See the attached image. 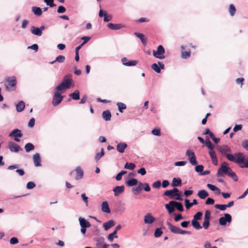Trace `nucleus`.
I'll use <instances>...</instances> for the list:
<instances>
[{
    "mask_svg": "<svg viewBox=\"0 0 248 248\" xmlns=\"http://www.w3.org/2000/svg\"><path fill=\"white\" fill-rule=\"evenodd\" d=\"M217 150L222 155H225L227 159L240 165L241 168H248V157H245L243 153L237 152L233 155L228 154L232 152L231 149L227 145H223L217 147Z\"/></svg>",
    "mask_w": 248,
    "mask_h": 248,
    "instance_id": "obj_1",
    "label": "nucleus"
},
{
    "mask_svg": "<svg viewBox=\"0 0 248 248\" xmlns=\"http://www.w3.org/2000/svg\"><path fill=\"white\" fill-rule=\"evenodd\" d=\"M165 207L169 214L173 213L175 209L180 212H183L184 210L183 204L180 202L174 201H171L168 203H166Z\"/></svg>",
    "mask_w": 248,
    "mask_h": 248,
    "instance_id": "obj_2",
    "label": "nucleus"
},
{
    "mask_svg": "<svg viewBox=\"0 0 248 248\" xmlns=\"http://www.w3.org/2000/svg\"><path fill=\"white\" fill-rule=\"evenodd\" d=\"M167 224L168 228L171 232L174 234H191V232L190 231H185L182 230L180 228L173 225L168 220L167 221Z\"/></svg>",
    "mask_w": 248,
    "mask_h": 248,
    "instance_id": "obj_3",
    "label": "nucleus"
},
{
    "mask_svg": "<svg viewBox=\"0 0 248 248\" xmlns=\"http://www.w3.org/2000/svg\"><path fill=\"white\" fill-rule=\"evenodd\" d=\"M231 170V168L229 167V164L226 162H223L218 169L216 176L219 177L224 176L225 175H228Z\"/></svg>",
    "mask_w": 248,
    "mask_h": 248,
    "instance_id": "obj_4",
    "label": "nucleus"
},
{
    "mask_svg": "<svg viewBox=\"0 0 248 248\" xmlns=\"http://www.w3.org/2000/svg\"><path fill=\"white\" fill-rule=\"evenodd\" d=\"M165 50L164 47L162 45H159L157 46L156 50H153V56L157 59L162 60L165 58V56L164 54Z\"/></svg>",
    "mask_w": 248,
    "mask_h": 248,
    "instance_id": "obj_5",
    "label": "nucleus"
},
{
    "mask_svg": "<svg viewBox=\"0 0 248 248\" xmlns=\"http://www.w3.org/2000/svg\"><path fill=\"white\" fill-rule=\"evenodd\" d=\"M9 137H13L14 140L16 142H19L20 140L19 138L23 137L22 131L18 128L13 130L9 134Z\"/></svg>",
    "mask_w": 248,
    "mask_h": 248,
    "instance_id": "obj_6",
    "label": "nucleus"
},
{
    "mask_svg": "<svg viewBox=\"0 0 248 248\" xmlns=\"http://www.w3.org/2000/svg\"><path fill=\"white\" fill-rule=\"evenodd\" d=\"M71 74H68L65 75L63 78L61 83L64 86L66 89H70L72 84L73 83V79L71 78Z\"/></svg>",
    "mask_w": 248,
    "mask_h": 248,
    "instance_id": "obj_7",
    "label": "nucleus"
},
{
    "mask_svg": "<svg viewBox=\"0 0 248 248\" xmlns=\"http://www.w3.org/2000/svg\"><path fill=\"white\" fill-rule=\"evenodd\" d=\"M63 98L64 96L61 94V93L55 92L52 101L53 106L56 107L59 105L62 102Z\"/></svg>",
    "mask_w": 248,
    "mask_h": 248,
    "instance_id": "obj_8",
    "label": "nucleus"
},
{
    "mask_svg": "<svg viewBox=\"0 0 248 248\" xmlns=\"http://www.w3.org/2000/svg\"><path fill=\"white\" fill-rule=\"evenodd\" d=\"M186 155L188 157L189 161L192 165L195 166L198 164L195 154L193 151L187 150Z\"/></svg>",
    "mask_w": 248,
    "mask_h": 248,
    "instance_id": "obj_9",
    "label": "nucleus"
},
{
    "mask_svg": "<svg viewBox=\"0 0 248 248\" xmlns=\"http://www.w3.org/2000/svg\"><path fill=\"white\" fill-rule=\"evenodd\" d=\"M232 220L231 215L229 213H224V216L219 218V224L221 226H225L227 223H231Z\"/></svg>",
    "mask_w": 248,
    "mask_h": 248,
    "instance_id": "obj_10",
    "label": "nucleus"
},
{
    "mask_svg": "<svg viewBox=\"0 0 248 248\" xmlns=\"http://www.w3.org/2000/svg\"><path fill=\"white\" fill-rule=\"evenodd\" d=\"M151 68L157 73H160L161 70L165 69V65L161 62H158L156 63H154L151 65Z\"/></svg>",
    "mask_w": 248,
    "mask_h": 248,
    "instance_id": "obj_11",
    "label": "nucleus"
},
{
    "mask_svg": "<svg viewBox=\"0 0 248 248\" xmlns=\"http://www.w3.org/2000/svg\"><path fill=\"white\" fill-rule=\"evenodd\" d=\"M8 147L9 150L13 152L17 153L22 150V148L19 145L13 141L9 142Z\"/></svg>",
    "mask_w": 248,
    "mask_h": 248,
    "instance_id": "obj_12",
    "label": "nucleus"
},
{
    "mask_svg": "<svg viewBox=\"0 0 248 248\" xmlns=\"http://www.w3.org/2000/svg\"><path fill=\"white\" fill-rule=\"evenodd\" d=\"M121 61L123 64L126 66H135L138 62L137 60H128L126 57H123Z\"/></svg>",
    "mask_w": 248,
    "mask_h": 248,
    "instance_id": "obj_13",
    "label": "nucleus"
},
{
    "mask_svg": "<svg viewBox=\"0 0 248 248\" xmlns=\"http://www.w3.org/2000/svg\"><path fill=\"white\" fill-rule=\"evenodd\" d=\"M6 82H8V85H6V88L9 90V87H15L16 84V79L15 76L11 77H8L6 79Z\"/></svg>",
    "mask_w": 248,
    "mask_h": 248,
    "instance_id": "obj_14",
    "label": "nucleus"
},
{
    "mask_svg": "<svg viewBox=\"0 0 248 248\" xmlns=\"http://www.w3.org/2000/svg\"><path fill=\"white\" fill-rule=\"evenodd\" d=\"M107 27L111 30L116 31L125 28L126 26L123 24H114L112 23H109L107 24Z\"/></svg>",
    "mask_w": 248,
    "mask_h": 248,
    "instance_id": "obj_15",
    "label": "nucleus"
},
{
    "mask_svg": "<svg viewBox=\"0 0 248 248\" xmlns=\"http://www.w3.org/2000/svg\"><path fill=\"white\" fill-rule=\"evenodd\" d=\"M155 220L151 213H147L144 217V221L146 224H152Z\"/></svg>",
    "mask_w": 248,
    "mask_h": 248,
    "instance_id": "obj_16",
    "label": "nucleus"
},
{
    "mask_svg": "<svg viewBox=\"0 0 248 248\" xmlns=\"http://www.w3.org/2000/svg\"><path fill=\"white\" fill-rule=\"evenodd\" d=\"M78 220L79 222L80 227H84L88 228L90 227L91 226V224L90 223V222L83 217H79L78 218Z\"/></svg>",
    "mask_w": 248,
    "mask_h": 248,
    "instance_id": "obj_17",
    "label": "nucleus"
},
{
    "mask_svg": "<svg viewBox=\"0 0 248 248\" xmlns=\"http://www.w3.org/2000/svg\"><path fill=\"white\" fill-rule=\"evenodd\" d=\"M124 186L123 185L116 186L115 187H114L113 189V191L114 193V196H118L121 193H123L124 191Z\"/></svg>",
    "mask_w": 248,
    "mask_h": 248,
    "instance_id": "obj_18",
    "label": "nucleus"
},
{
    "mask_svg": "<svg viewBox=\"0 0 248 248\" xmlns=\"http://www.w3.org/2000/svg\"><path fill=\"white\" fill-rule=\"evenodd\" d=\"M33 160L36 167L41 166V156L39 153H36L33 155Z\"/></svg>",
    "mask_w": 248,
    "mask_h": 248,
    "instance_id": "obj_19",
    "label": "nucleus"
},
{
    "mask_svg": "<svg viewBox=\"0 0 248 248\" xmlns=\"http://www.w3.org/2000/svg\"><path fill=\"white\" fill-rule=\"evenodd\" d=\"M127 144L125 142H120L116 146L117 150L120 153H123L124 152L125 149L127 148Z\"/></svg>",
    "mask_w": 248,
    "mask_h": 248,
    "instance_id": "obj_20",
    "label": "nucleus"
},
{
    "mask_svg": "<svg viewBox=\"0 0 248 248\" xmlns=\"http://www.w3.org/2000/svg\"><path fill=\"white\" fill-rule=\"evenodd\" d=\"M115 225V221L112 219H111L106 222L104 223L103 224V227L105 231H108L110 228L113 227Z\"/></svg>",
    "mask_w": 248,
    "mask_h": 248,
    "instance_id": "obj_21",
    "label": "nucleus"
},
{
    "mask_svg": "<svg viewBox=\"0 0 248 248\" xmlns=\"http://www.w3.org/2000/svg\"><path fill=\"white\" fill-rule=\"evenodd\" d=\"M175 192H178V189L176 187H173L172 189L167 190L164 193V195L168 196L171 199H173L172 197H173V194Z\"/></svg>",
    "mask_w": 248,
    "mask_h": 248,
    "instance_id": "obj_22",
    "label": "nucleus"
},
{
    "mask_svg": "<svg viewBox=\"0 0 248 248\" xmlns=\"http://www.w3.org/2000/svg\"><path fill=\"white\" fill-rule=\"evenodd\" d=\"M75 171H76V176L75 179L76 180H79L83 178L84 172L80 167H78L76 168Z\"/></svg>",
    "mask_w": 248,
    "mask_h": 248,
    "instance_id": "obj_23",
    "label": "nucleus"
},
{
    "mask_svg": "<svg viewBox=\"0 0 248 248\" xmlns=\"http://www.w3.org/2000/svg\"><path fill=\"white\" fill-rule=\"evenodd\" d=\"M101 210L102 212L106 213L109 214L110 213L111 211L109 207L108 202L107 201L102 202L101 204Z\"/></svg>",
    "mask_w": 248,
    "mask_h": 248,
    "instance_id": "obj_24",
    "label": "nucleus"
},
{
    "mask_svg": "<svg viewBox=\"0 0 248 248\" xmlns=\"http://www.w3.org/2000/svg\"><path fill=\"white\" fill-rule=\"evenodd\" d=\"M31 10L34 15L37 16H40L42 15V9L39 7L33 6L31 8Z\"/></svg>",
    "mask_w": 248,
    "mask_h": 248,
    "instance_id": "obj_25",
    "label": "nucleus"
},
{
    "mask_svg": "<svg viewBox=\"0 0 248 248\" xmlns=\"http://www.w3.org/2000/svg\"><path fill=\"white\" fill-rule=\"evenodd\" d=\"M134 34L140 40L142 44L144 46H145L146 45L147 38L145 37V35L139 32H135Z\"/></svg>",
    "mask_w": 248,
    "mask_h": 248,
    "instance_id": "obj_26",
    "label": "nucleus"
},
{
    "mask_svg": "<svg viewBox=\"0 0 248 248\" xmlns=\"http://www.w3.org/2000/svg\"><path fill=\"white\" fill-rule=\"evenodd\" d=\"M69 96L74 100H78L80 99V92L78 90H76L74 92L70 93Z\"/></svg>",
    "mask_w": 248,
    "mask_h": 248,
    "instance_id": "obj_27",
    "label": "nucleus"
},
{
    "mask_svg": "<svg viewBox=\"0 0 248 248\" xmlns=\"http://www.w3.org/2000/svg\"><path fill=\"white\" fill-rule=\"evenodd\" d=\"M125 184L128 187H131L136 186L138 184V181L137 179L132 178L125 181Z\"/></svg>",
    "mask_w": 248,
    "mask_h": 248,
    "instance_id": "obj_28",
    "label": "nucleus"
},
{
    "mask_svg": "<svg viewBox=\"0 0 248 248\" xmlns=\"http://www.w3.org/2000/svg\"><path fill=\"white\" fill-rule=\"evenodd\" d=\"M182 185V180L179 177H174L173 178L171 186L175 187L176 186H180Z\"/></svg>",
    "mask_w": 248,
    "mask_h": 248,
    "instance_id": "obj_29",
    "label": "nucleus"
},
{
    "mask_svg": "<svg viewBox=\"0 0 248 248\" xmlns=\"http://www.w3.org/2000/svg\"><path fill=\"white\" fill-rule=\"evenodd\" d=\"M30 31L33 34L38 36H41L43 33L42 32H40L39 27L35 26H32L31 28Z\"/></svg>",
    "mask_w": 248,
    "mask_h": 248,
    "instance_id": "obj_30",
    "label": "nucleus"
},
{
    "mask_svg": "<svg viewBox=\"0 0 248 248\" xmlns=\"http://www.w3.org/2000/svg\"><path fill=\"white\" fill-rule=\"evenodd\" d=\"M111 114L109 110H106L102 112V117L106 121L110 120Z\"/></svg>",
    "mask_w": 248,
    "mask_h": 248,
    "instance_id": "obj_31",
    "label": "nucleus"
},
{
    "mask_svg": "<svg viewBox=\"0 0 248 248\" xmlns=\"http://www.w3.org/2000/svg\"><path fill=\"white\" fill-rule=\"evenodd\" d=\"M197 195L201 199H205L209 195L208 193L204 189H202L198 191Z\"/></svg>",
    "mask_w": 248,
    "mask_h": 248,
    "instance_id": "obj_32",
    "label": "nucleus"
},
{
    "mask_svg": "<svg viewBox=\"0 0 248 248\" xmlns=\"http://www.w3.org/2000/svg\"><path fill=\"white\" fill-rule=\"evenodd\" d=\"M143 186V183L140 182L139 185L136 187H133L132 188V191L135 195H137L139 192L142 190V186Z\"/></svg>",
    "mask_w": 248,
    "mask_h": 248,
    "instance_id": "obj_33",
    "label": "nucleus"
},
{
    "mask_svg": "<svg viewBox=\"0 0 248 248\" xmlns=\"http://www.w3.org/2000/svg\"><path fill=\"white\" fill-rule=\"evenodd\" d=\"M25 108V103L23 101H20L16 105V110L17 112H20L22 111Z\"/></svg>",
    "mask_w": 248,
    "mask_h": 248,
    "instance_id": "obj_34",
    "label": "nucleus"
},
{
    "mask_svg": "<svg viewBox=\"0 0 248 248\" xmlns=\"http://www.w3.org/2000/svg\"><path fill=\"white\" fill-rule=\"evenodd\" d=\"M207 187L210 189L211 190L213 191H216L217 194H220L221 193L220 189H219L216 186H215L211 184H207Z\"/></svg>",
    "mask_w": 248,
    "mask_h": 248,
    "instance_id": "obj_35",
    "label": "nucleus"
},
{
    "mask_svg": "<svg viewBox=\"0 0 248 248\" xmlns=\"http://www.w3.org/2000/svg\"><path fill=\"white\" fill-rule=\"evenodd\" d=\"M206 139L204 143L209 151L213 150L215 147L214 145L211 142L208 137H206Z\"/></svg>",
    "mask_w": 248,
    "mask_h": 248,
    "instance_id": "obj_36",
    "label": "nucleus"
},
{
    "mask_svg": "<svg viewBox=\"0 0 248 248\" xmlns=\"http://www.w3.org/2000/svg\"><path fill=\"white\" fill-rule=\"evenodd\" d=\"M191 225L196 230H200L202 228V226L198 220L192 219L191 220Z\"/></svg>",
    "mask_w": 248,
    "mask_h": 248,
    "instance_id": "obj_37",
    "label": "nucleus"
},
{
    "mask_svg": "<svg viewBox=\"0 0 248 248\" xmlns=\"http://www.w3.org/2000/svg\"><path fill=\"white\" fill-rule=\"evenodd\" d=\"M116 105L118 107L119 111L121 113H123L124 110L126 108V105L123 103L117 102Z\"/></svg>",
    "mask_w": 248,
    "mask_h": 248,
    "instance_id": "obj_38",
    "label": "nucleus"
},
{
    "mask_svg": "<svg viewBox=\"0 0 248 248\" xmlns=\"http://www.w3.org/2000/svg\"><path fill=\"white\" fill-rule=\"evenodd\" d=\"M24 148L26 150V152L29 153L31 150H33L34 149L35 147L32 143L29 142L25 144Z\"/></svg>",
    "mask_w": 248,
    "mask_h": 248,
    "instance_id": "obj_39",
    "label": "nucleus"
},
{
    "mask_svg": "<svg viewBox=\"0 0 248 248\" xmlns=\"http://www.w3.org/2000/svg\"><path fill=\"white\" fill-rule=\"evenodd\" d=\"M182 193L178 189V192H175L173 194V197H172L173 200L177 201H182L183 198H182Z\"/></svg>",
    "mask_w": 248,
    "mask_h": 248,
    "instance_id": "obj_40",
    "label": "nucleus"
},
{
    "mask_svg": "<svg viewBox=\"0 0 248 248\" xmlns=\"http://www.w3.org/2000/svg\"><path fill=\"white\" fill-rule=\"evenodd\" d=\"M96 246L99 248L100 246H102L104 243L105 239L103 237H99L95 238Z\"/></svg>",
    "mask_w": 248,
    "mask_h": 248,
    "instance_id": "obj_41",
    "label": "nucleus"
},
{
    "mask_svg": "<svg viewBox=\"0 0 248 248\" xmlns=\"http://www.w3.org/2000/svg\"><path fill=\"white\" fill-rule=\"evenodd\" d=\"M136 168V165L132 162L128 163L126 162L124 166V169H128L130 170H133Z\"/></svg>",
    "mask_w": 248,
    "mask_h": 248,
    "instance_id": "obj_42",
    "label": "nucleus"
},
{
    "mask_svg": "<svg viewBox=\"0 0 248 248\" xmlns=\"http://www.w3.org/2000/svg\"><path fill=\"white\" fill-rule=\"evenodd\" d=\"M104 150L103 148H102L100 152L97 153L95 155V160L96 162L99 161V160L104 155Z\"/></svg>",
    "mask_w": 248,
    "mask_h": 248,
    "instance_id": "obj_43",
    "label": "nucleus"
},
{
    "mask_svg": "<svg viewBox=\"0 0 248 248\" xmlns=\"http://www.w3.org/2000/svg\"><path fill=\"white\" fill-rule=\"evenodd\" d=\"M118 238L117 233L114 231L112 232L109 234L107 236L108 239L110 242H112L113 241L114 238Z\"/></svg>",
    "mask_w": 248,
    "mask_h": 248,
    "instance_id": "obj_44",
    "label": "nucleus"
},
{
    "mask_svg": "<svg viewBox=\"0 0 248 248\" xmlns=\"http://www.w3.org/2000/svg\"><path fill=\"white\" fill-rule=\"evenodd\" d=\"M228 176L232 178L235 182H237L238 180V176L236 173L232 170V169L231 170Z\"/></svg>",
    "mask_w": 248,
    "mask_h": 248,
    "instance_id": "obj_45",
    "label": "nucleus"
},
{
    "mask_svg": "<svg viewBox=\"0 0 248 248\" xmlns=\"http://www.w3.org/2000/svg\"><path fill=\"white\" fill-rule=\"evenodd\" d=\"M163 234V231L161 228H157L155 229L154 232V236L156 238L159 237Z\"/></svg>",
    "mask_w": 248,
    "mask_h": 248,
    "instance_id": "obj_46",
    "label": "nucleus"
},
{
    "mask_svg": "<svg viewBox=\"0 0 248 248\" xmlns=\"http://www.w3.org/2000/svg\"><path fill=\"white\" fill-rule=\"evenodd\" d=\"M65 60V56H64L63 55H59L56 57V58L54 60V62H57L59 63H62L64 62Z\"/></svg>",
    "mask_w": 248,
    "mask_h": 248,
    "instance_id": "obj_47",
    "label": "nucleus"
},
{
    "mask_svg": "<svg viewBox=\"0 0 248 248\" xmlns=\"http://www.w3.org/2000/svg\"><path fill=\"white\" fill-rule=\"evenodd\" d=\"M66 89V88L63 86V85L61 83L57 86L56 87L55 90H56L55 92H62V91H64Z\"/></svg>",
    "mask_w": 248,
    "mask_h": 248,
    "instance_id": "obj_48",
    "label": "nucleus"
},
{
    "mask_svg": "<svg viewBox=\"0 0 248 248\" xmlns=\"http://www.w3.org/2000/svg\"><path fill=\"white\" fill-rule=\"evenodd\" d=\"M215 207L216 209L221 211H225L227 209V206L226 204H217L215 205Z\"/></svg>",
    "mask_w": 248,
    "mask_h": 248,
    "instance_id": "obj_49",
    "label": "nucleus"
},
{
    "mask_svg": "<svg viewBox=\"0 0 248 248\" xmlns=\"http://www.w3.org/2000/svg\"><path fill=\"white\" fill-rule=\"evenodd\" d=\"M202 216V213L201 211L197 212L193 216V219L196 220H201Z\"/></svg>",
    "mask_w": 248,
    "mask_h": 248,
    "instance_id": "obj_50",
    "label": "nucleus"
},
{
    "mask_svg": "<svg viewBox=\"0 0 248 248\" xmlns=\"http://www.w3.org/2000/svg\"><path fill=\"white\" fill-rule=\"evenodd\" d=\"M195 166H196L195 167V170L197 172L200 173V174L201 173L203 170V168H204L203 166L202 165H197V164Z\"/></svg>",
    "mask_w": 248,
    "mask_h": 248,
    "instance_id": "obj_51",
    "label": "nucleus"
},
{
    "mask_svg": "<svg viewBox=\"0 0 248 248\" xmlns=\"http://www.w3.org/2000/svg\"><path fill=\"white\" fill-rule=\"evenodd\" d=\"M236 12V9L233 4H231L229 6V12L231 16L234 15Z\"/></svg>",
    "mask_w": 248,
    "mask_h": 248,
    "instance_id": "obj_52",
    "label": "nucleus"
},
{
    "mask_svg": "<svg viewBox=\"0 0 248 248\" xmlns=\"http://www.w3.org/2000/svg\"><path fill=\"white\" fill-rule=\"evenodd\" d=\"M44 2L50 7H53L56 6L54 3V0H44Z\"/></svg>",
    "mask_w": 248,
    "mask_h": 248,
    "instance_id": "obj_53",
    "label": "nucleus"
},
{
    "mask_svg": "<svg viewBox=\"0 0 248 248\" xmlns=\"http://www.w3.org/2000/svg\"><path fill=\"white\" fill-rule=\"evenodd\" d=\"M161 186V182L160 180L156 181L152 184V187L155 188H159Z\"/></svg>",
    "mask_w": 248,
    "mask_h": 248,
    "instance_id": "obj_54",
    "label": "nucleus"
},
{
    "mask_svg": "<svg viewBox=\"0 0 248 248\" xmlns=\"http://www.w3.org/2000/svg\"><path fill=\"white\" fill-rule=\"evenodd\" d=\"M112 16L107 13L106 15H105L103 20L105 22H108V21H111L112 20Z\"/></svg>",
    "mask_w": 248,
    "mask_h": 248,
    "instance_id": "obj_55",
    "label": "nucleus"
},
{
    "mask_svg": "<svg viewBox=\"0 0 248 248\" xmlns=\"http://www.w3.org/2000/svg\"><path fill=\"white\" fill-rule=\"evenodd\" d=\"M152 134L155 136H159L161 135V131L159 128H154L152 131Z\"/></svg>",
    "mask_w": 248,
    "mask_h": 248,
    "instance_id": "obj_56",
    "label": "nucleus"
},
{
    "mask_svg": "<svg viewBox=\"0 0 248 248\" xmlns=\"http://www.w3.org/2000/svg\"><path fill=\"white\" fill-rule=\"evenodd\" d=\"M191 52L188 51H182V57L184 59H187L190 56Z\"/></svg>",
    "mask_w": 248,
    "mask_h": 248,
    "instance_id": "obj_57",
    "label": "nucleus"
},
{
    "mask_svg": "<svg viewBox=\"0 0 248 248\" xmlns=\"http://www.w3.org/2000/svg\"><path fill=\"white\" fill-rule=\"evenodd\" d=\"M185 205L186 209H189L192 206L191 202H189V201L187 199H185Z\"/></svg>",
    "mask_w": 248,
    "mask_h": 248,
    "instance_id": "obj_58",
    "label": "nucleus"
},
{
    "mask_svg": "<svg viewBox=\"0 0 248 248\" xmlns=\"http://www.w3.org/2000/svg\"><path fill=\"white\" fill-rule=\"evenodd\" d=\"M81 197L82 200L85 202L86 206H88V197L86 196L85 193L81 194Z\"/></svg>",
    "mask_w": 248,
    "mask_h": 248,
    "instance_id": "obj_59",
    "label": "nucleus"
},
{
    "mask_svg": "<svg viewBox=\"0 0 248 248\" xmlns=\"http://www.w3.org/2000/svg\"><path fill=\"white\" fill-rule=\"evenodd\" d=\"M143 185L142 190L143 189L146 192H149L151 190V187L148 183H144Z\"/></svg>",
    "mask_w": 248,
    "mask_h": 248,
    "instance_id": "obj_60",
    "label": "nucleus"
},
{
    "mask_svg": "<svg viewBox=\"0 0 248 248\" xmlns=\"http://www.w3.org/2000/svg\"><path fill=\"white\" fill-rule=\"evenodd\" d=\"M35 186H36L34 182L31 181V182H29L27 183L26 187L28 189H31L33 188L34 187H35Z\"/></svg>",
    "mask_w": 248,
    "mask_h": 248,
    "instance_id": "obj_61",
    "label": "nucleus"
},
{
    "mask_svg": "<svg viewBox=\"0 0 248 248\" xmlns=\"http://www.w3.org/2000/svg\"><path fill=\"white\" fill-rule=\"evenodd\" d=\"M210 220L204 219L202 227H203L204 229H207L210 225Z\"/></svg>",
    "mask_w": 248,
    "mask_h": 248,
    "instance_id": "obj_62",
    "label": "nucleus"
},
{
    "mask_svg": "<svg viewBox=\"0 0 248 248\" xmlns=\"http://www.w3.org/2000/svg\"><path fill=\"white\" fill-rule=\"evenodd\" d=\"M66 8L62 5L59 6L57 9V12L59 14H62L65 12Z\"/></svg>",
    "mask_w": 248,
    "mask_h": 248,
    "instance_id": "obj_63",
    "label": "nucleus"
},
{
    "mask_svg": "<svg viewBox=\"0 0 248 248\" xmlns=\"http://www.w3.org/2000/svg\"><path fill=\"white\" fill-rule=\"evenodd\" d=\"M242 146L248 151V140H245L242 141Z\"/></svg>",
    "mask_w": 248,
    "mask_h": 248,
    "instance_id": "obj_64",
    "label": "nucleus"
}]
</instances>
